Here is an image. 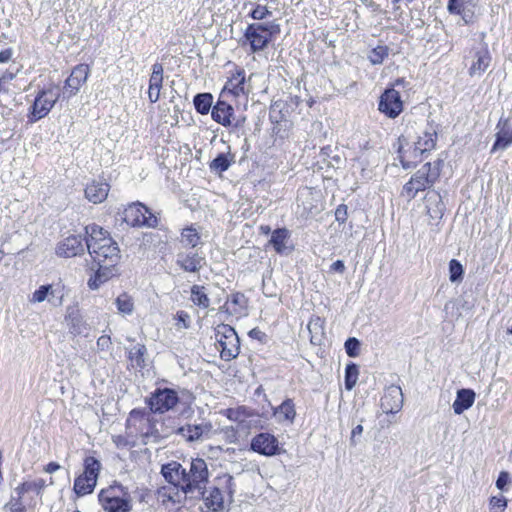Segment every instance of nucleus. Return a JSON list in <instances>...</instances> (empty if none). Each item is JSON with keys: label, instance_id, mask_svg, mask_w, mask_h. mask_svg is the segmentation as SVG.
<instances>
[{"label": "nucleus", "instance_id": "obj_52", "mask_svg": "<svg viewBox=\"0 0 512 512\" xmlns=\"http://www.w3.org/2000/svg\"><path fill=\"white\" fill-rule=\"evenodd\" d=\"M359 347H360V342H359L356 338H349V339L345 342V349H346V353H347L350 357H356V356H358Z\"/></svg>", "mask_w": 512, "mask_h": 512}, {"label": "nucleus", "instance_id": "obj_1", "mask_svg": "<svg viewBox=\"0 0 512 512\" xmlns=\"http://www.w3.org/2000/svg\"><path fill=\"white\" fill-rule=\"evenodd\" d=\"M85 230L88 235L86 247L93 261L98 266L116 268L120 260V250L109 233L96 224L86 226Z\"/></svg>", "mask_w": 512, "mask_h": 512}, {"label": "nucleus", "instance_id": "obj_24", "mask_svg": "<svg viewBox=\"0 0 512 512\" xmlns=\"http://www.w3.org/2000/svg\"><path fill=\"white\" fill-rule=\"evenodd\" d=\"M186 469L176 461H172L162 467V475L170 484L179 487L183 491Z\"/></svg>", "mask_w": 512, "mask_h": 512}, {"label": "nucleus", "instance_id": "obj_39", "mask_svg": "<svg viewBox=\"0 0 512 512\" xmlns=\"http://www.w3.org/2000/svg\"><path fill=\"white\" fill-rule=\"evenodd\" d=\"M191 300L192 302L203 308L206 309L210 305V299L205 291V287L201 285H193L191 288Z\"/></svg>", "mask_w": 512, "mask_h": 512}, {"label": "nucleus", "instance_id": "obj_56", "mask_svg": "<svg viewBox=\"0 0 512 512\" xmlns=\"http://www.w3.org/2000/svg\"><path fill=\"white\" fill-rule=\"evenodd\" d=\"M363 432V426L361 424L355 426L351 431L350 443L355 446L357 444L356 437L360 436Z\"/></svg>", "mask_w": 512, "mask_h": 512}, {"label": "nucleus", "instance_id": "obj_48", "mask_svg": "<svg viewBox=\"0 0 512 512\" xmlns=\"http://www.w3.org/2000/svg\"><path fill=\"white\" fill-rule=\"evenodd\" d=\"M17 496H12L11 500L6 504V508L10 511V512H25L26 511V507L23 503V496L24 495H18L16 494Z\"/></svg>", "mask_w": 512, "mask_h": 512}, {"label": "nucleus", "instance_id": "obj_19", "mask_svg": "<svg viewBox=\"0 0 512 512\" xmlns=\"http://www.w3.org/2000/svg\"><path fill=\"white\" fill-rule=\"evenodd\" d=\"M251 449L265 456H273L279 452V442L269 433H260L251 441Z\"/></svg>", "mask_w": 512, "mask_h": 512}, {"label": "nucleus", "instance_id": "obj_60", "mask_svg": "<svg viewBox=\"0 0 512 512\" xmlns=\"http://www.w3.org/2000/svg\"><path fill=\"white\" fill-rule=\"evenodd\" d=\"M244 300V296L242 294H234L231 297V302L235 305H241Z\"/></svg>", "mask_w": 512, "mask_h": 512}, {"label": "nucleus", "instance_id": "obj_4", "mask_svg": "<svg viewBox=\"0 0 512 512\" xmlns=\"http://www.w3.org/2000/svg\"><path fill=\"white\" fill-rule=\"evenodd\" d=\"M209 479V471L205 460L192 459L189 470L185 471L183 492L191 498H200L203 489L206 488Z\"/></svg>", "mask_w": 512, "mask_h": 512}, {"label": "nucleus", "instance_id": "obj_31", "mask_svg": "<svg viewBox=\"0 0 512 512\" xmlns=\"http://www.w3.org/2000/svg\"><path fill=\"white\" fill-rule=\"evenodd\" d=\"M475 401V393L470 389H460L457 392L456 399L452 405L454 413L457 415L462 414L465 410L469 409Z\"/></svg>", "mask_w": 512, "mask_h": 512}, {"label": "nucleus", "instance_id": "obj_53", "mask_svg": "<svg viewBox=\"0 0 512 512\" xmlns=\"http://www.w3.org/2000/svg\"><path fill=\"white\" fill-rule=\"evenodd\" d=\"M510 483V475L508 472L502 471L500 472L497 480L496 487L500 490H504L505 487Z\"/></svg>", "mask_w": 512, "mask_h": 512}, {"label": "nucleus", "instance_id": "obj_30", "mask_svg": "<svg viewBox=\"0 0 512 512\" xmlns=\"http://www.w3.org/2000/svg\"><path fill=\"white\" fill-rule=\"evenodd\" d=\"M56 296V290L52 285H41L37 290H35L29 298V302L32 304H39L44 301H48L49 303H53L54 305H61L63 296L58 298V302L54 303V298Z\"/></svg>", "mask_w": 512, "mask_h": 512}, {"label": "nucleus", "instance_id": "obj_59", "mask_svg": "<svg viewBox=\"0 0 512 512\" xmlns=\"http://www.w3.org/2000/svg\"><path fill=\"white\" fill-rule=\"evenodd\" d=\"M59 469H60V465L58 463H56V462H50L45 467V471L47 473H54L55 471H57Z\"/></svg>", "mask_w": 512, "mask_h": 512}, {"label": "nucleus", "instance_id": "obj_16", "mask_svg": "<svg viewBox=\"0 0 512 512\" xmlns=\"http://www.w3.org/2000/svg\"><path fill=\"white\" fill-rule=\"evenodd\" d=\"M404 397L402 389L399 386L391 385L385 389L381 398V408L386 414L398 413L403 406Z\"/></svg>", "mask_w": 512, "mask_h": 512}, {"label": "nucleus", "instance_id": "obj_55", "mask_svg": "<svg viewBox=\"0 0 512 512\" xmlns=\"http://www.w3.org/2000/svg\"><path fill=\"white\" fill-rule=\"evenodd\" d=\"M278 107L279 104L276 102L270 108L269 117L272 122L278 123L282 120V116H280L281 111L277 110Z\"/></svg>", "mask_w": 512, "mask_h": 512}, {"label": "nucleus", "instance_id": "obj_25", "mask_svg": "<svg viewBox=\"0 0 512 512\" xmlns=\"http://www.w3.org/2000/svg\"><path fill=\"white\" fill-rule=\"evenodd\" d=\"M110 186L102 180H93L85 188V197L88 201L98 204L102 203L108 196Z\"/></svg>", "mask_w": 512, "mask_h": 512}, {"label": "nucleus", "instance_id": "obj_29", "mask_svg": "<svg viewBox=\"0 0 512 512\" xmlns=\"http://www.w3.org/2000/svg\"><path fill=\"white\" fill-rule=\"evenodd\" d=\"M437 134L433 128H429L418 136V140L414 143L415 156L422 155L425 152L431 151L435 148Z\"/></svg>", "mask_w": 512, "mask_h": 512}, {"label": "nucleus", "instance_id": "obj_2", "mask_svg": "<svg viewBox=\"0 0 512 512\" xmlns=\"http://www.w3.org/2000/svg\"><path fill=\"white\" fill-rule=\"evenodd\" d=\"M234 478L224 475L218 478V485L203 489L200 497L203 499L207 512H223L232 501L234 493Z\"/></svg>", "mask_w": 512, "mask_h": 512}, {"label": "nucleus", "instance_id": "obj_9", "mask_svg": "<svg viewBox=\"0 0 512 512\" xmlns=\"http://www.w3.org/2000/svg\"><path fill=\"white\" fill-rule=\"evenodd\" d=\"M215 341L223 360L230 361L238 356L240 352L239 337L230 325L220 324L216 327Z\"/></svg>", "mask_w": 512, "mask_h": 512}, {"label": "nucleus", "instance_id": "obj_35", "mask_svg": "<svg viewBox=\"0 0 512 512\" xmlns=\"http://www.w3.org/2000/svg\"><path fill=\"white\" fill-rule=\"evenodd\" d=\"M203 259L197 254L178 255L177 264L187 272H196L202 267Z\"/></svg>", "mask_w": 512, "mask_h": 512}, {"label": "nucleus", "instance_id": "obj_7", "mask_svg": "<svg viewBox=\"0 0 512 512\" xmlns=\"http://www.w3.org/2000/svg\"><path fill=\"white\" fill-rule=\"evenodd\" d=\"M438 176L439 169L437 167L432 168L430 163H426L403 186L402 195L408 200L415 198L418 192L430 188Z\"/></svg>", "mask_w": 512, "mask_h": 512}, {"label": "nucleus", "instance_id": "obj_51", "mask_svg": "<svg viewBox=\"0 0 512 512\" xmlns=\"http://www.w3.org/2000/svg\"><path fill=\"white\" fill-rule=\"evenodd\" d=\"M112 439L118 448H125L128 446H133V445H135V442H136L135 438L129 437L127 432H126V436L116 435V436H113Z\"/></svg>", "mask_w": 512, "mask_h": 512}, {"label": "nucleus", "instance_id": "obj_58", "mask_svg": "<svg viewBox=\"0 0 512 512\" xmlns=\"http://www.w3.org/2000/svg\"><path fill=\"white\" fill-rule=\"evenodd\" d=\"M12 52L9 49L0 52V63H6L11 59Z\"/></svg>", "mask_w": 512, "mask_h": 512}, {"label": "nucleus", "instance_id": "obj_8", "mask_svg": "<svg viewBox=\"0 0 512 512\" xmlns=\"http://www.w3.org/2000/svg\"><path fill=\"white\" fill-rule=\"evenodd\" d=\"M60 91L57 86H50L40 90L29 109L27 115L29 123H35L46 117L59 100Z\"/></svg>", "mask_w": 512, "mask_h": 512}, {"label": "nucleus", "instance_id": "obj_15", "mask_svg": "<svg viewBox=\"0 0 512 512\" xmlns=\"http://www.w3.org/2000/svg\"><path fill=\"white\" fill-rule=\"evenodd\" d=\"M379 111L389 118H396L403 111V102L399 92L393 88L385 90L380 97Z\"/></svg>", "mask_w": 512, "mask_h": 512}, {"label": "nucleus", "instance_id": "obj_27", "mask_svg": "<svg viewBox=\"0 0 512 512\" xmlns=\"http://www.w3.org/2000/svg\"><path fill=\"white\" fill-rule=\"evenodd\" d=\"M164 69L162 64L155 63L152 66V73L149 79L148 97L150 102L155 103L160 98V91L163 84Z\"/></svg>", "mask_w": 512, "mask_h": 512}, {"label": "nucleus", "instance_id": "obj_49", "mask_svg": "<svg viewBox=\"0 0 512 512\" xmlns=\"http://www.w3.org/2000/svg\"><path fill=\"white\" fill-rule=\"evenodd\" d=\"M252 415L253 413L246 407H239L235 410H230L228 417L233 421L243 422L245 418L251 417Z\"/></svg>", "mask_w": 512, "mask_h": 512}, {"label": "nucleus", "instance_id": "obj_17", "mask_svg": "<svg viewBox=\"0 0 512 512\" xmlns=\"http://www.w3.org/2000/svg\"><path fill=\"white\" fill-rule=\"evenodd\" d=\"M86 241L81 235H70L60 241L56 247V254L61 257H75L84 252Z\"/></svg>", "mask_w": 512, "mask_h": 512}, {"label": "nucleus", "instance_id": "obj_28", "mask_svg": "<svg viewBox=\"0 0 512 512\" xmlns=\"http://www.w3.org/2000/svg\"><path fill=\"white\" fill-rule=\"evenodd\" d=\"M426 214L432 221H439L444 214V203L438 193H428L425 197Z\"/></svg>", "mask_w": 512, "mask_h": 512}, {"label": "nucleus", "instance_id": "obj_21", "mask_svg": "<svg viewBox=\"0 0 512 512\" xmlns=\"http://www.w3.org/2000/svg\"><path fill=\"white\" fill-rule=\"evenodd\" d=\"M496 140L492 152L505 150L512 144V124L509 119L500 118L496 125Z\"/></svg>", "mask_w": 512, "mask_h": 512}, {"label": "nucleus", "instance_id": "obj_43", "mask_svg": "<svg viewBox=\"0 0 512 512\" xmlns=\"http://www.w3.org/2000/svg\"><path fill=\"white\" fill-rule=\"evenodd\" d=\"M307 328L311 335V342L320 343L324 334L323 320L320 317H314L309 321Z\"/></svg>", "mask_w": 512, "mask_h": 512}, {"label": "nucleus", "instance_id": "obj_6", "mask_svg": "<svg viewBox=\"0 0 512 512\" xmlns=\"http://www.w3.org/2000/svg\"><path fill=\"white\" fill-rule=\"evenodd\" d=\"M99 501L107 512H130L131 497L122 485H112L99 493Z\"/></svg>", "mask_w": 512, "mask_h": 512}, {"label": "nucleus", "instance_id": "obj_12", "mask_svg": "<svg viewBox=\"0 0 512 512\" xmlns=\"http://www.w3.org/2000/svg\"><path fill=\"white\" fill-rule=\"evenodd\" d=\"M123 220L132 227H155L157 217L140 202L128 205L123 211Z\"/></svg>", "mask_w": 512, "mask_h": 512}, {"label": "nucleus", "instance_id": "obj_40", "mask_svg": "<svg viewBox=\"0 0 512 512\" xmlns=\"http://www.w3.org/2000/svg\"><path fill=\"white\" fill-rule=\"evenodd\" d=\"M45 485L46 484L43 479L26 481L15 489V493L18 495H24L26 493L33 492L36 495H39L41 491L44 489Z\"/></svg>", "mask_w": 512, "mask_h": 512}, {"label": "nucleus", "instance_id": "obj_10", "mask_svg": "<svg viewBox=\"0 0 512 512\" xmlns=\"http://www.w3.org/2000/svg\"><path fill=\"white\" fill-rule=\"evenodd\" d=\"M101 469V463L94 457H87L84 460V472L74 481V491L78 496H85L93 492L98 475Z\"/></svg>", "mask_w": 512, "mask_h": 512}, {"label": "nucleus", "instance_id": "obj_32", "mask_svg": "<svg viewBox=\"0 0 512 512\" xmlns=\"http://www.w3.org/2000/svg\"><path fill=\"white\" fill-rule=\"evenodd\" d=\"M117 273L116 268L107 266H98L94 276L88 280V286L92 290H97L103 283L115 276Z\"/></svg>", "mask_w": 512, "mask_h": 512}, {"label": "nucleus", "instance_id": "obj_57", "mask_svg": "<svg viewBox=\"0 0 512 512\" xmlns=\"http://www.w3.org/2000/svg\"><path fill=\"white\" fill-rule=\"evenodd\" d=\"M331 269L333 271H336V272H339V273H343L344 270H345V265H344V262L342 260H337L335 261L332 265H331Z\"/></svg>", "mask_w": 512, "mask_h": 512}, {"label": "nucleus", "instance_id": "obj_44", "mask_svg": "<svg viewBox=\"0 0 512 512\" xmlns=\"http://www.w3.org/2000/svg\"><path fill=\"white\" fill-rule=\"evenodd\" d=\"M389 49L387 46H377L372 49L368 55V59L373 65L383 63L384 59L388 57Z\"/></svg>", "mask_w": 512, "mask_h": 512}, {"label": "nucleus", "instance_id": "obj_36", "mask_svg": "<svg viewBox=\"0 0 512 512\" xmlns=\"http://www.w3.org/2000/svg\"><path fill=\"white\" fill-rule=\"evenodd\" d=\"M147 349L143 344H136L128 351V359L131 365L136 368H143L145 366V355Z\"/></svg>", "mask_w": 512, "mask_h": 512}, {"label": "nucleus", "instance_id": "obj_11", "mask_svg": "<svg viewBox=\"0 0 512 512\" xmlns=\"http://www.w3.org/2000/svg\"><path fill=\"white\" fill-rule=\"evenodd\" d=\"M178 393L170 388H157L146 398L145 403L153 413L164 414L172 411L179 403Z\"/></svg>", "mask_w": 512, "mask_h": 512}, {"label": "nucleus", "instance_id": "obj_50", "mask_svg": "<svg viewBox=\"0 0 512 512\" xmlns=\"http://www.w3.org/2000/svg\"><path fill=\"white\" fill-rule=\"evenodd\" d=\"M507 507V500L503 497L493 496L490 499V508L492 512H504Z\"/></svg>", "mask_w": 512, "mask_h": 512}, {"label": "nucleus", "instance_id": "obj_42", "mask_svg": "<svg viewBox=\"0 0 512 512\" xmlns=\"http://www.w3.org/2000/svg\"><path fill=\"white\" fill-rule=\"evenodd\" d=\"M233 161L234 157L230 153H221L210 163V170L215 173H222L230 167Z\"/></svg>", "mask_w": 512, "mask_h": 512}, {"label": "nucleus", "instance_id": "obj_26", "mask_svg": "<svg viewBox=\"0 0 512 512\" xmlns=\"http://www.w3.org/2000/svg\"><path fill=\"white\" fill-rule=\"evenodd\" d=\"M212 430L210 423L188 424L179 428L178 433L189 442L202 440L208 437Z\"/></svg>", "mask_w": 512, "mask_h": 512}, {"label": "nucleus", "instance_id": "obj_18", "mask_svg": "<svg viewBox=\"0 0 512 512\" xmlns=\"http://www.w3.org/2000/svg\"><path fill=\"white\" fill-rule=\"evenodd\" d=\"M89 72L90 70L88 65H77L65 81L64 94H67L68 97L76 95L81 86L86 82Z\"/></svg>", "mask_w": 512, "mask_h": 512}, {"label": "nucleus", "instance_id": "obj_38", "mask_svg": "<svg viewBox=\"0 0 512 512\" xmlns=\"http://www.w3.org/2000/svg\"><path fill=\"white\" fill-rule=\"evenodd\" d=\"M212 103L213 96L210 93H199L193 100L196 111L202 115H205L210 111Z\"/></svg>", "mask_w": 512, "mask_h": 512}, {"label": "nucleus", "instance_id": "obj_41", "mask_svg": "<svg viewBox=\"0 0 512 512\" xmlns=\"http://www.w3.org/2000/svg\"><path fill=\"white\" fill-rule=\"evenodd\" d=\"M200 241L201 236L196 227L190 226L182 230L181 242L185 246L195 248L200 244Z\"/></svg>", "mask_w": 512, "mask_h": 512}, {"label": "nucleus", "instance_id": "obj_64", "mask_svg": "<svg viewBox=\"0 0 512 512\" xmlns=\"http://www.w3.org/2000/svg\"><path fill=\"white\" fill-rule=\"evenodd\" d=\"M339 213H341L340 208H338V209H337V211H336V219H337V220L344 221V220H345V218H343V217L339 216Z\"/></svg>", "mask_w": 512, "mask_h": 512}, {"label": "nucleus", "instance_id": "obj_46", "mask_svg": "<svg viewBox=\"0 0 512 512\" xmlns=\"http://www.w3.org/2000/svg\"><path fill=\"white\" fill-rule=\"evenodd\" d=\"M248 5L251 6L250 16L255 20L265 19L272 13L265 5L255 4L253 2H250Z\"/></svg>", "mask_w": 512, "mask_h": 512}, {"label": "nucleus", "instance_id": "obj_14", "mask_svg": "<svg viewBox=\"0 0 512 512\" xmlns=\"http://www.w3.org/2000/svg\"><path fill=\"white\" fill-rule=\"evenodd\" d=\"M471 63L468 73L471 77H480L489 68L492 57L486 44L472 48L470 51Z\"/></svg>", "mask_w": 512, "mask_h": 512}, {"label": "nucleus", "instance_id": "obj_62", "mask_svg": "<svg viewBox=\"0 0 512 512\" xmlns=\"http://www.w3.org/2000/svg\"><path fill=\"white\" fill-rule=\"evenodd\" d=\"M405 83H406L405 80L403 78H400L395 81V86H403L404 87Z\"/></svg>", "mask_w": 512, "mask_h": 512}, {"label": "nucleus", "instance_id": "obj_63", "mask_svg": "<svg viewBox=\"0 0 512 512\" xmlns=\"http://www.w3.org/2000/svg\"><path fill=\"white\" fill-rule=\"evenodd\" d=\"M262 230L263 233L265 234H268L270 232V227L269 226H261L260 228Z\"/></svg>", "mask_w": 512, "mask_h": 512}, {"label": "nucleus", "instance_id": "obj_45", "mask_svg": "<svg viewBox=\"0 0 512 512\" xmlns=\"http://www.w3.org/2000/svg\"><path fill=\"white\" fill-rule=\"evenodd\" d=\"M358 367L355 364H349L345 369V388L352 390L358 379Z\"/></svg>", "mask_w": 512, "mask_h": 512}, {"label": "nucleus", "instance_id": "obj_33", "mask_svg": "<svg viewBox=\"0 0 512 512\" xmlns=\"http://www.w3.org/2000/svg\"><path fill=\"white\" fill-rule=\"evenodd\" d=\"M274 416L278 422L287 421L292 423L296 417L295 405L292 399H286L281 405L274 409Z\"/></svg>", "mask_w": 512, "mask_h": 512}, {"label": "nucleus", "instance_id": "obj_23", "mask_svg": "<svg viewBox=\"0 0 512 512\" xmlns=\"http://www.w3.org/2000/svg\"><path fill=\"white\" fill-rule=\"evenodd\" d=\"M226 99L227 98H219L212 108L211 116L215 122L225 127H229L232 125L234 108L231 104L227 103Z\"/></svg>", "mask_w": 512, "mask_h": 512}, {"label": "nucleus", "instance_id": "obj_37", "mask_svg": "<svg viewBox=\"0 0 512 512\" xmlns=\"http://www.w3.org/2000/svg\"><path fill=\"white\" fill-rule=\"evenodd\" d=\"M117 310L123 316L131 315L134 311V300L128 293L123 292L115 299Z\"/></svg>", "mask_w": 512, "mask_h": 512}, {"label": "nucleus", "instance_id": "obj_34", "mask_svg": "<svg viewBox=\"0 0 512 512\" xmlns=\"http://www.w3.org/2000/svg\"><path fill=\"white\" fill-rule=\"evenodd\" d=\"M289 238V231L286 228H280L273 231L269 243L277 253L282 254L287 250V242Z\"/></svg>", "mask_w": 512, "mask_h": 512}, {"label": "nucleus", "instance_id": "obj_13", "mask_svg": "<svg viewBox=\"0 0 512 512\" xmlns=\"http://www.w3.org/2000/svg\"><path fill=\"white\" fill-rule=\"evenodd\" d=\"M251 76L248 81L245 77V71L243 69H238L226 82L223 90L221 91V98H228L229 96L233 97H244L247 98L252 88L249 84Z\"/></svg>", "mask_w": 512, "mask_h": 512}, {"label": "nucleus", "instance_id": "obj_61", "mask_svg": "<svg viewBox=\"0 0 512 512\" xmlns=\"http://www.w3.org/2000/svg\"><path fill=\"white\" fill-rule=\"evenodd\" d=\"M249 335L253 338L261 339V337L264 336V333L259 329L254 328L249 332Z\"/></svg>", "mask_w": 512, "mask_h": 512}, {"label": "nucleus", "instance_id": "obj_3", "mask_svg": "<svg viewBox=\"0 0 512 512\" xmlns=\"http://www.w3.org/2000/svg\"><path fill=\"white\" fill-rule=\"evenodd\" d=\"M153 412L133 409L127 418L126 429L129 437L135 438L142 437L145 439H158L161 434L157 428V420L152 415Z\"/></svg>", "mask_w": 512, "mask_h": 512}, {"label": "nucleus", "instance_id": "obj_5", "mask_svg": "<svg viewBox=\"0 0 512 512\" xmlns=\"http://www.w3.org/2000/svg\"><path fill=\"white\" fill-rule=\"evenodd\" d=\"M280 33V25L274 21L265 23H253L248 25L245 38L249 42L252 52L265 49L273 36Z\"/></svg>", "mask_w": 512, "mask_h": 512}, {"label": "nucleus", "instance_id": "obj_20", "mask_svg": "<svg viewBox=\"0 0 512 512\" xmlns=\"http://www.w3.org/2000/svg\"><path fill=\"white\" fill-rule=\"evenodd\" d=\"M65 321L71 334L85 337L89 335L90 328L76 306L67 308Z\"/></svg>", "mask_w": 512, "mask_h": 512}, {"label": "nucleus", "instance_id": "obj_54", "mask_svg": "<svg viewBox=\"0 0 512 512\" xmlns=\"http://www.w3.org/2000/svg\"><path fill=\"white\" fill-rule=\"evenodd\" d=\"M111 338L108 335H102L97 340V348L100 351H107L111 347Z\"/></svg>", "mask_w": 512, "mask_h": 512}, {"label": "nucleus", "instance_id": "obj_22", "mask_svg": "<svg viewBox=\"0 0 512 512\" xmlns=\"http://www.w3.org/2000/svg\"><path fill=\"white\" fill-rule=\"evenodd\" d=\"M475 6L472 0H449L447 10L450 14L461 16L462 20L469 24L473 21Z\"/></svg>", "mask_w": 512, "mask_h": 512}, {"label": "nucleus", "instance_id": "obj_47", "mask_svg": "<svg viewBox=\"0 0 512 512\" xmlns=\"http://www.w3.org/2000/svg\"><path fill=\"white\" fill-rule=\"evenodd\" d=\"M449 278L451 282H457L462 279L463 275V267L462 265L455 259L451 260L449 263Z\"/></svg>", "mask_w": 512, "mask_h": 512}]
</instances>
